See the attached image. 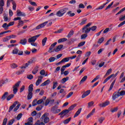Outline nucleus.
I'll return each instance as SVG.
<instances>
[{
  "label": "nucleus",
  "instance_id": "obj_1",
  "mask_svg": "<svg viewBox=\"0 0 125 125\" xmlns=\"http://www.w3.org/2000/svg\"><path fill=\"white\" fill-rule=\"evenodd\" d=\"M41 36L40 34L35 35L29 39H28V42L31 43V45H33V46H37L38 44L37 43H34L36 41H37V39L39 38Z\"/></svg>",
  "mask_w": 125,
  "mask_h": 125
},
{
  "label": "nucleus",
  "instance_id": "obj_2",
  "mask_svg": "<svg viewBox=\"0 0 125 125\" xmlns=\"http://www.w3.org/2000/svg\"><path fill=\"white\" fill-rule=\"evenodd\" d=\"M68 10H69V8H68L61 9L57 12L56 15L58 16V17H62V16H63L64 14H65V13L68 11Z\"/></svg>",
  "mask_w": 125,
  "mask_h": 125
},
{
  "label": "nucleus",
  "instance_id": "obj_3",
  "mask_svg": "<svg viewBox=\"0 0 125 125\" xmlns=\"http://www.w3.org/2000/svg\"><path fill=\"white\" fill-rule=\"evenodd\" d=\"M118 74H119V71H118L115 74H112L106 78L104 81L103 83H106L109 80H110L111 78V82L114 80V78H116L118 76Z\"/></svg>",
  "mask_w": 125,
  "mask_h": 125
},
{
  "label": "nucleus",
  "instance_id": "obj_4",
  "mask_svg": "<svg viewBox=\"0 0 125 125\" xmlns=\"http://www.w3.org/2000/svg\"><path fill=\"white\" fill-rule=\"evenodd\" d=\"M20 83H21V81H19L17 83H16L14 86H13V91L14 94H16L17 93V91H18V88H17L19 87Z\"/></svg>",
  "mask_w": 125,
  "mask_h": 125
},
{
  "label": "nucleus",
  "instance_id": "obj_5",
  "mask_svg": "<svg viewBox=\"0 0 125 125\" xmlns=\"http://www.w3.org/2000/svg\"><path fill=\"white\" fill-rule=\"evenodd\" d=\"M58 108V106L57 105H54L51 108V112H52L53 114H58V113H60L61 109Z\"/></svg>",
  "mask_w": 125,
  "mask_h": 125
},
{
  "label": "nucleus",
  "instance_id": "obj_6",
  "mask_svg": "<svg viewBox=\"0 0 125 125\" xmlns=\"http://www.w3.org/2000/svg\"><path fill=\"white\" fill-rule=\"evenodd\" d=\"M48 115V113H45L42 116V119H44V124H47L49 122V118L47 117Z\"/></svg>",
  "mask_w": 125,
  "mask_h": 125
},
{
  "label": "nucleus",
  "instance_id": "obj_7",
  "mask_svg": "<svg viewBox=\"0 0 125 125\" xmlns=\"http://www.w3.org/2000/svg\"><path fill=\"white\" fill-rule=\"evenodd\" d=\"M47 23H48V21L39 24L36 27V28H34V30H40V29H41V28H43V27H45V26H46V25L47 24Z\"/></svg>",
  "mask_w": 125,
  "mask_h": 125
},
{
  "label": "nucleus",
  "instance_id": "obj_8",
  "mask_svg": "<svg viewBox=\"0 0 125 125\" xmlns=\"http://www.w3.org/2000/svg\"><path fill=\"white\" fill-rule=\"evenodd\" d=\"M57 44V42H55L54 43L52 44L48 51V52H49V53H52V52H54L55 50L54 49H53V48H54L55 45H56Z\"/></svg>",
  "mask_w": 125,
  "mask_h": 125
},
{
  "label": "nucleus",
  "instance_id": "obj_9",
  "mask_svg": "<svg viewBox=\"0 0 125 125\" xmlns=\"http://www.w3.org/2000/svg\"><path fill=\"white\" fill-rule=\"evenodd\" d=\"M108 105H110V102L109 101H106L104 103L99 104V106L101 108H104V107H106V106H108Z\"/></svg>",
  "mask_w": 125,
  "mask_h": 125
},
{
  "label": "nucleus",
  "instance_id": "obj_10",
  "mask_svg": "<svg viewBox=\"0 0 125 125\" xmlns=\"http://www.w3.org/2000/svg\"><path fill=\"white\" fill-rule=\"evenodd\" d=\"M82 32L83 33H84V34H88V33H89V32H90V28H87V27H86V26H84L82 28Z\"/></svg>",
  "mask_w": 125,
  "mask_h": 125
},
{
  "label": "nucleus",
  "instance_id": "obj_11",
  "mask_svg": "<svg viewBox=\"0 0 125 125\" xmlns=\"http://www.w3.org/2000/svg\"><path fill=\"white\" fill-rule=\"evenodd\" d=\"M120 94H119V92H115L112 95V99L113 100H116L118 97H120Z\"/></svg>",
  "mask_w": 125,
  "mask_h": 125
},
{
  "label": "nucleus",
  "instance_id": "obj_12",
  "mask_svg": "<svg viewBox=\"0 0 125 125\" xmlns=\"http://www.w3.org/2000/svg\"><path fill=\"white\" fill-rule=\"evenodd\" d=\"M17 16L25 17L26 16V14H25V13H24V12H22L20 11V10H18L17 11Z\"/></svg>",
  "mask_w": 125,
  "mask_h": 125
},
{
  "label": "nucleus",
  "instance_id": "obj_13",
  "mask_svg": "<svg viewBox=\"0 0 125 125\" xmlns=\"http://www.w3.org/2000/svg\"><path fill=\"white\" fill-rule=\"evenodd\" d=\"M18 103H19V102L18 101H16L13 104V105H12L11 106H10L9 109V112H11V110H13V108H14L17 105V104H18Z\"/></svg>",
  "mask_w": 125,
  "mask_h": 125
},
{
  "label": "nucleus",
  "instance_id": "obj_14",
  "mask_svg": "<svg viewBox=\"0 0 125 125\" xmlns=\"http://www.w3.org/2000/svg\"><path fill=\"white\" fill-rule=\"evenodd\" d=\"M19 43L22 44V45H25L27 43V39L23 38L22 39H21Z\"/></svg>",
  "mask_w": 125,
  "mask_h": 125
},
{
  "label": "nucleus",
  "instance_id": "obj_15",
  "mask_svg": "<svg viewBox=\"0 0 125 125\" xmlns=\"http://www.w3.org/2000/svg\"><path fill=\"white\" fill-rule=\"evenodd\" d=\"M90 90H88L86 92H85L82 96V98H85L86 96L90 94Z\"/></svg>",
  "mask_w": 125,
  "mask_h": 125
},
{
  "label": "nucleus",
  "instance_id": "obj_16",
  "mask_svg": "<svg viewBox=\"0 0 125 125\" xmlns=\"http://www.w3.org/2000/svg\"><path fill=\"white\" fill-rule=\"evenodd\" d=\"M63 45L62 44L58 45L56 49H54V51H55V52H58V51H60V50L63 48Z\"/></svg>",
  "mask_w": 125,
  "mask_h": 125
},
{
  "label": "nucleus",
  "instance_id": "obj_17",
  "mask_svg": "<svg viewBox=\"0 0 125 125\" xmlns=\"http://www.w3.org/2000/svg\"><path fill=\"white\" fill-rule=\"evenodd\" d=\"M50 83V80H47L46 81H45L44 83H42L41 84V86H45V85H47L48 84H49Z\"/></svg>",
  "mask_w": 125,
  "mask_h": 125
},
{
  "label": "nucleus",
  "instance_id": "obj_18",
  "mask_svg": "<svg viewBox=\"0 0 125 125\" xmlns=\"http://www.w3.org/2000/svg\"><path fill=\"white\" fill-rule=\"evenodd\" d=\"M38 71H39V66H36L35 68H34V69L33 70L32 74H33V75H36V74H37V73H38Z\"/></svg>",
  "mask_w": 125,
  "mask_h": 125
},
{
  "label": "nucleus",
  "instance_id": "obj_19",
  "mask_svg": "<svg viewBox=\"0 0 125 125\" xmlns=\"http://www.w3.org/2000/svg\"><path fill=\"white\" fill-rule=\"evenodd\" d=\"M104 120H105V117H101L99 118L98 122H99L100 125H101V124H102L103 123V122L104 121Z\"/></svg>",
  "mask_w": 125,
  "mask_h": 125
},
{
  "label": "nucleus",
  "instance_id": "obj_20",
  "mask_svg": "<svg viewBox=\"0 0 125 125\" xmlns=\"http://www.w3.org/2000/svg\"><path fill=\"white\" fill-rule=\"evenodd\" d=\"M8 95V92H5L1 98V100H3V101L4 100L5 98H7Z\"/></svg>",
  "mask_w": 125,
  "mask_h": 125
},
{
  "label": "nucleus",
  "instance_id": "obj_21",
  "mask_svg": "<svg viewBox=\"0 0 125 125\" xmlns=\"http://www.w3.org/2000/svg\"><path fill=\"white\" fill-rule=\"evenodd\" d=\"M81 112H82V108H79L77 110V111L76 112V113L74 116V118H76V117H78V116L80 115V114H81Z\"/></svg>",
  "mask_w": 125,
  "mask_h": 125
},
{
  "label": "nucleus",
  "instance_id": "obj_22",
  "mask_svg": "<svg viewBox=\"0 0 125 125\" xmlns=\"http://www.w3.org/2000/svg\"><path fill=\"white\" fill-rule=\"evenodd\" d=\"M112 73V68H110L106 71V74H105L104 78H106L107 76H109Z\"/></svg>",
  "mask_w": 125,
  "mask_h": 125
},
{
  "label": "nucleus",
  "instance_id": "obj_23",
  "mask_svg": "<svg viewBox=\"0 0 125 125\" xmlns=\"http://www.w3.org/2000/svg\"><path fill=\"white\" fill-rule=\"evenodd\" d=\"M76 41H77V39L75 38L70 39L69 40L68 44H72V43H74V42H76Z\"/></svg>",
  "mask_w": 125,
  "mask_h": 125
},
{
  "label": "nucleus",
  "instance_id": "obj_24",
  "mask_svg": "<svg viewBox=\"0 0 125 125\" xmlns=\"http://www.w3.org/2000/svg\"><path fill=\"white\" fill-rule=\"evenodd\" d=\"M67 41H68L67 38H61L58 41V42L60 43V42H67Z\"/></svg>",
  "mask_w": 125,
  "mask_h": 125
},
{
  "label": "nucleus",
  "instance_id": "obj_25",
  "mask_svg": "<svg viewBox=\"0 0 125 125\" xmlns=\"http://www.w3.org/2000/svg\"><path fill=\"white\" fill-rule=\"evenodd\" d=\"M86 79H87V76H84L82 79L81 80L80 82V84H82V83H84V82H85V81H86Z\"/></svg>",
  "mask_w": 125,
  "mask_h": 125
},
{
  "label": "nucleus",
  "instance_id": "obj_26",
  "mask_svg": "<svg viewBox=\"0 0 125 125\" xmlns=\"http://www.w3.org/2000/svg\"><path fill=\"white\" fill-rule=\"evenodd\" d=\"M115 83H116V80H114L111 83V84L110 86V87L108 89V91H110V90H112V89H113V87L114 86V84H115Z\"/></svg>",
  "mask_w": 125,
  "mask_h": 125
},
{
  "label": "nucleus",
  "instance_id": "obj_27",
  "mask_svg": "<svg viewBox=\"0 0 125 125\" xmlns=\"http://www.w3.org/2000/svg\"><path fill=\"white\" fill-rule=\"evenodd\" d=\"M34 86V85L33 84H31L29 87H28V92H33V90L34 88L33 87Z\"/></svg>",
  "mask_w": 125,
  "mask_h": 125
},
{
  "label": "nucleus",
  "instance_id": "obj_28",
  "mask_svg": "<svg viewBox=\"0 0 125 125\" xmlns=\"http://www.w3.org/2000/svg\"><path fill=\"white\" fill-rule=\"evenodd\" d=\"M67 81H69V77H67L66 78H63L61 81V83H66L67 82Z\"/></svg>",
  "mask_w": 125,
  "mask_h": 125
},
{
  "label": "nucleus",
  "instance_id": "obj_29",
  "mask_svg": "<svg viewBox=\"0 0 125 125\" xmlns=\"http://www.w3.org/2000/svg\"><path fill=\"white\" fill-rule=\"evenodd\" d=\"M8 15L4 13L3 14V19H4V21H5V22H7V21H8V17H7Z\"/></svg>",
  "mask_w": 125,
  "mask_h": 125
},
{
  "label": "nucleus",
  "instance_id": "obj_30",
  "mask_svg": "<svg viewBox=\"0 0 125 125\" xmlns=\"http://www.w3.org/2000/svg\"><path fill=\"white\" fill-rule=\"evenodd\" d=\"M32 97H33V92H28V94L27 95L28 100H31V99H32Z\"/></svg>",
  "mask_w": 125,
  "mask_h": 125
},
{
  "label": "nucleus",
  "instance_id": "obj_31",
  "mask_svg": "<svg viewBox=\"0 0 125 125\" xmlns=\"http://www.w3.org/2000/svg\"><path fill=\"white\" fill-rule=\"evenodd\" d=\"M74 35V30H71L67 36L68 39H70Z\"/></svg>",
  "mask_w": 125,
  "mask_h": 125
},
{
  "label": "nucleus",
  "instance_id": "obj_32",
  "mask_svg": "<svg viewBox=\"0 0 125 125\" xmlns=\"http://www.w3.org/2000/svg\"><path fill=\"white\" fill-rule=\"evenodd\" d=\"M67 15H69V17H73V16H75V13H72V11H69L67 12Z\"/></svg>",
  "mask_w": 125,
  "mask_h": 125
},
{
  "label": "nucleus",
  "instance_id": "obj_33",
  "mask_svg": "<svg viewBox=\"0 0 125 125\" xmlns=\"http://www.w3.org/2000/svg\"><path fill=\"white\" fill-rule=\"evenodd\" d=\"M69 110L68 109H64L62 111V114H63V117H65V116H66V117H68L67 116V114H68L69 113Z\"/></svg>",
  "mask_w": 125,
  "mask_h": 125
},
{
  "label": "nucleus",
  "instance_id": "obj_34",
  "mask_svg": "<svg viewBox=\"0 0 125 125\" xmlns=\"http://www.w3.org/2000/svg\"><path fill=\"white\" fill-rule=\"evenodd\" d=\"M10 66L12 69H16V68L18 67V65H17V64L15 63H12Z\"/></svg>",
  "mask_w": 125,
  "mask_h": 125
},
{
  "label": "nucleus",
  "instance_id": "obj_35",
  "mask_svg": "<svg viewBox=\"0 0 125 125\" xmlns=\"http://www.w3.org/2000/svg\"><path fill=\"white\" fill-rule=\"evenodd\" d=\"M119 110V107H116L113 108L111 109L110 112L111 113H115V112H117Z\"/></svg>",
  "mask_w": 125,
  "mask_h": 125
},
{
  "label": "nucleus",
  "instance_id": "obj_36",
  "mask_svg": "<svg viewBox=\"0 0 125 125\" xmlns=\"http://www.w3.org/2000/svg\"><path fill=\"white\" fill-rule=\"evenodd\" d=\"M2 28H4V30H8V24H7V23H4V24H3V25H2Z\"/></svg>",
  "mask_w": 125,
  "mask_h": 125
},
{
  "label": "nucleus",
  "instance_id": "obj_37",
  "mask_svg": "<svg viewBox=\"0 0 125 125\" xmlns=\"http://www.w3.org/2000/svg\"><path fill=\"white\" fill-rule=\"evenodd\" d=\"M9 40H11V37L10 36H6V37L4 38L3 39V42H8V41H9Z\"/></svg>",
  "mask_w": 125,
  "mask_h": 125
},
{
  "label": "nucleus",
  "instance_id": "obj_38",
  "mask_svg": "<svg viewBox=\"0 0 125 125\" xmlns=\"http://www.w3.org/2000/svg\"><path fill=\"white\" fill-rule=\"evenodd\" d=\"M46 41H47V38L45 37L42 40V45L43 46L45 45V43L46 42Z\"/></svg>",
  "mask_w": 125,
  "mask_h": 125
},
{
  "label": "nucleus",
  "instance_id": "obj_39",
  "mask_svg": "<svg viewBox=\"0 0 125 125\" xmlns=\"http://www.w3.org/2000/svg\"><path fill=\"white\" fill-rule=\"evenodd\" d=\"M18 51H19V50L17 48H15L13 49L12 53L13 54H18Z\"/></svg>",
  "mask_w": 125,
  "mask_h": 125
},
{
  "label": "nucleus",
  "instance_id": "obj_40",
  "mask_svg": "<svg viewBox=\"0 0 125 125\" xmlns=\"http://www.w3.org/2000/svg\"><path fill=\"white\" fill-rule=\"evenodd\" d=\"M14 94H11L7 97V101H9V100H11V99H12V98H14Z\"/></svg>",
  "mask_w": 125,
  "mask_h": 125
},
{
  "label": "nucleus",
  "instance_id": "obj_41",
  "mask_svg": "<svg viewBox=\"0 0 125 125\" xmlns=\"http://www.w3.org/2000/svg\"><path fill=\"white\" fill-rule=\"evenodd\" d=\"M72 118L70 117V118H69L68 119H66V120H65L64 121H63V124L64 125H67V124H69V122L71 121V119Z\"/></svg>",
  "mask_w": 125,
  "mask_h": 125
},
{
  "label": "nucleus",
  "instance_id": "obj_42",
  "mask_svg": "<svg viewBox=\"0 0 125 125\" xmlns=\"http://www.w3.org/2000/svg\"><path fill=\"white\" fill-rule=\"evenodd\" d=\"M69 60H70L69 57L65 58L62 60V63H65V62H68V61H69Z\"/></svg>",
  "mask_w": 125,
  "mask_h": 125
},
{
  "label": "nucleus",
  "instance_id": "obj_43",
  "mask_svg": "<svg viewBox=\"0 0 125 125\" xmlns=\"http://www.w3.org/2000/svg\"><path fill=\"white\" fill-rule=\"evenodd\" d=\"M94 104V102H93V101H91V102H89L87 104L88 108H90V107L93 106Z\"/></svg>",
  "mask_w": 125,
  "mask_h": 125
},
{
  "label": "nucleus",
  "instance_id": "obj_44",
  "mask_svg": "<svg viewBox=\"0 0 125 125\" xmlns=\"http://www.w3.org/2000/svg\"><path fill=\"white\" fill-rule=\"evenodd\" d=\"M99 78H100V75H98L96 77V78H95L92 81H91V83H94V82H96V81H97V80H99Z\"/></svg>",
  "mask_w": 125,
  "mask_h": 125
},
{
  "label": "nucleus",
  "instance_id": "obj_45",
  "mask_svg": "<svg viewBox=\"0 0 125 125\" xmlns=\"http://www.w3.org/2000/svg\"><path fill=\"white\" fill-rule=\"evenodd\" d=\"M87 38V34L84 33L81 35V40H83L84 39H86Z\"/></svg>",
  "mask_w": 125,
  "mask_h": 125
},
{
  "label": "nucleus",
  "instance_id": "obj_46",
  "mask_svg": "<svg viewBox=\"0 0 125 125\" xmlns=\"http://www.w3.org/2000/svg\"><path fill=\"white\" fill-rule=\"evenodd\" d=\"M118 93L119 94L120 96H124V95H125V91L122 90L120 92H118Z\"/></svg>",
  "mask_w": 125,
  "mask_h": 125
},
{
  "label": "nucleus",
  "instance_id": "obj_47",
  "mask_svg": "<svg viewBox=\"0 0 125 125\" xmlns=\"http://www.w3.org/2000/svg\"><path fill=\"white\" fill-rule=\"evenodd\" d=\"M36 105H38V100L35 99L32 102V106H34Z\"/></svg>",
  "mask_w": 125,
  "mask_h": 125
},
{
  "label": "nucleus",
  "instance_id": "obj_48",
  "mask_svg": "<svg viewBox=\"0 0 125 125\" xmlns=\"http://www.w3.org/2000/svg\"><path fill=\"white\" fill-rule=\"evenodd\" d=\"M35 125H45L44 123L43 122H40V120H38L37 121V122L35 123Z\"/></svg>",
  "mask_w": 125,
  "mask_h": 125
},
{
  "label": "nucleus",
  "instance_id": "obj_49",
  "mask_svg": "<svg viewBox=\"0 0 125 125\" xmlns=\"http://www.w3.org/2000/svg\"><path fill=\"white\" fill-rule=\"evenodd\" d=\"M35 125H45L44 123L43 122H40V120H38L37 121V122L35 123Z\"/></svg>",
  "mask_w": 125,
  "mask_h": 125
},
{
  "label": "nucleus",
  "instance_id": "obj_50",
  "mask_svg": "<svg viewBox=\"0 0 125 125\" xmlns=\"http://www.w3.org/2000/svg\"><path fill=\"white\" fill-rule=\"evenodd\" d=\"M29 65L30 64L27 62L23 64V66H22L21 68V69H26V68H27V67H28Z\"/></svg>",
  "mask_w": 125,
  "mask_h": 125
},
{
  "label": "nucleus",
  "instance_id": "obj_51",
  "mask_svg": "<svg viewBox=\"0 0 125 125\" xmlns=\"http://www.w3.org/2000/svg\"><path fill=\"white\" fill-rule=\"evenodd\" d=\"M29 65L30 64L27 62L23 64V66H22L21 68V69H26V68H27V67H28Z\"/></svg>",
  "mask_w": 125,
  "mask_h": 125
},
{
  "label": "nucleus",
  "instance_id": "obj_52",
  "mask_svg": "<svg viewBox=\"0 0 125 125\" xmlns=\"http://www.w3.org/2000/svg\"><path fill=\"white\" fill-rule=\"evenodd\" d=\"M103 42H104V37H102L99 39L98 41V43H100V44L102 43Z\"/></svg>",
  "mask_w": 125,
  "mask_h": 125
},
{
  "label": "nucleus",
  "instance_id": "obj_53",
  "mask_svg": "<svg viewBox=\"0 0 125 125\" xmlns=\"http://www.w3.org/2000/svg\"><path fill=\"white\" fill-rule=\"evenodd\" d=\"M29 2L30 4H31V5H33V6H38V4H37V3L35 2L29 0Z\"/></svg>",
  "mask_w": 125,
  "mask_h": 125
},
{
  "label": "nucleus",
  "instance_id": "obj_54",
  "mask_svg": "<svg viewBox=\"0 0 125 125\" xmlns=\"http://www.w3.org/2000/svg\"><path fill=\"white\" fill-rule=\"evenodd\" d=\"M53 89H55L56 88L57 85H58V83L57 82H53Z\"/></svg>",
  "mask_w": 125,
  "mask_h": 125
},
{
  "label": "nucleus",
  "instance_id": "obj_55",
  "mask_svg": "<svg viewBox=\"0 0 125 125\" xmlns=\"http://www.w3.org/2000/svg\"><path fill=\"white\" fill-rule=\"evenodd\" d=\"M85 44V42H82L79 43L78 45V47H81V46H83Z\"/></svg>",
  "mask_w": 125,
  "mask_h": 125
},
{
  "label": "nucleus",
  "instance_id": "obj_56",
  "mask_svg": "<svg viewBox=\"0 0 125 125\" xmlns=\"http://www.w3.org/2000/svg\"><path fill=\"white\" fill-rule=\"evenodd\" d=\"M76 106H77V105H76L75 104L74 105H72L70 107H69L67 110L70 112V111H72V110H73V109H74V108H75Z\"/></svg>",
  "mask_w": 125,
  "mask_h": 125
},
{
  "label": "nucleus",
  "instance_id": "obj_57",
  "mask_svg": "<svg viewBox=\"0 0 125 125\" xmlns=\"http://www.w3.org/2000/svg\"><path fill=\"white\" fill-rule=\"evenodd\" d=\"M20 106H21V104H19L17 105V106L14 109V112H17V110L20 108Z\"/></svg>",
  "mask_w": 125,
  "mask_h": 125
},
{
  "label": "nucleus",
  "instance_id": "obj_58",
  "mask_svg": "<svg viewBox=\"0 0 125 125\" xmlns=\"http://www.w3.org/2000/svg\"><path fill=\"white\" fill-rule=\"evenodd\" d=\"M15 122V119H12L9 121L8 125H13V123Z\"/></svg>",
  "mask_w": 125,
  "mask_h": 125
},
{
  "label": "nucleus",
  "instance_id": "obj_59",
  "mask_svg": "<svg viewBox=\"0 0 125 125\" xmlns=\"http://www.w3.org/2000/svg\"><path fill=\"white\" fill-rule=\"evenodd\" d=\"M24 72H25L24 70H20L16 72V74L17 75H21V74H23V73H24Z\"/></svg>",
  "mask_w": 125,
  "mask_h": 125
},
{
  "label": "nucleus",
  "instance_id": "obj_60",
  "mask_svg": "<svg viewBox=\"0 0 125 125\" xmlns=\"http://www.w3.org/2000/svg\"><path fill=\"white\" fill-rule=\"evenodd\" d=\"M23 114H22V113H20L17 116V120H18V121H19V120H20V119H21V118H22V116Z\"/></svg>",
  "mask_w": 125,
  "mask_h": 125
},
{
  "label": "nucleus",
  "instance_id": "obj_61",
  "mask_svg": "<svg viewBox=\"0 0 125 125\" xmlns=\"http://www.w3.org/2000/svg\"><path fill=\"white\" fill-rule=\"evenodd\" d=\"M90 30L92 31V32H94V31H95L96 30V29H97V26H93L92 27H91V28H90Z\"/></svg>",
  "mask_w": 125,
  "mask_h": 125
},
{
  "label": "nucleus",
  "instance_id": "obj_62",
  "mask_svg": "<svg viewBox=\"0 0 125 125\" xmlns=\"http://www.w3.org/2000/svg\"><path fill=\"white\" fill-rule=\"evenodd\" d=\"M4 6V1L3 0H0V7H2Z\"/></svg>",
  "mask_w": 125,
  "mask_h": 125
},
{
  "label": "nucleus",
  "instance_id": "obj_63",
  "mask_svg": "<svg viewBox=\"0 0 125 125\" xmlns=\"http://www.w3.org/2000/svg\"><path fill=\"white\" fill-rule=\"evenodd\" d=\"M55 59H56L55 58V57H50L49 59V62H53L54 61H55Z\"/></svg>",
  "mask_w": 125,
  "mask_h": 125
},
{
  "label": "nucleus",
  "instance_id": "obj_64",
  "mask_svg": "<svg viewBox=\"0 0 125 125\" xmlns=\"http://www.w3.org/2000/svg\"><path fill=\"white\" fill-rule=\"evenodd\" d=\"M42 83V80L38 79L36 83V85L38 86V85H40V83Z\"/></svg>",
  "mask_w": 125,
  "mask_h": 125
}]
</instances>
